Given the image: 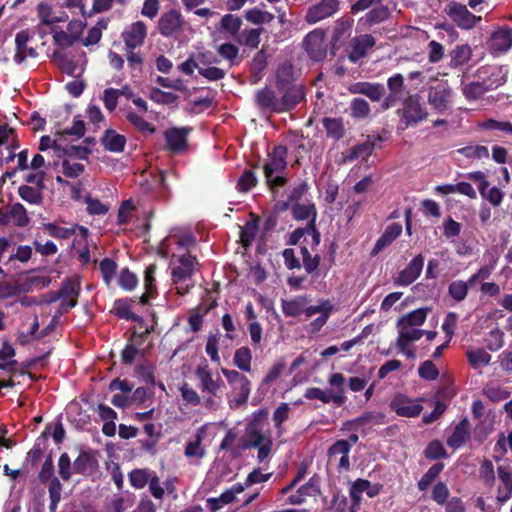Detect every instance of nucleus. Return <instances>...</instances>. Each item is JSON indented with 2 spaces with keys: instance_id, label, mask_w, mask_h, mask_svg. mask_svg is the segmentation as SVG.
I'll return each mask as SVG.
<instances>
[{
  "instance_id": "obj_1",
  "label": "nucleus",
  "mask_w": 512,
  "mask_h": 512,
  "mask_svg": "<svg viewBox=\"0 0 512 512\" xmlns=\"http://www.w3.org/2000/svg\"><path fill=\"white\" fill-rule=\"evenodd\" d=\"M287 147L276 145L268 152L263 164L265 182L272 193L288 183L287 178Z\"/></svg>"
},
{
  "instance_id": "obj_2",
  "label": "nucleus",
  "mask_w": 512,
  "mask_h": 512,
  "mask_svg": "<svg viewBox=\"0 0 512 512\" xmlns=\"http://www.w3.org/2000/svg\"><path fill=\"white\" fill-rule=\"evenodd\" d=\"M447 16L461 29L470 30L481 21L480 16L472 14L466 5L451 1L445 7Z\"/></svg>"
},
{
  "instance_id": "obj_3",
  "label": "nucleus",
  "mask_w": 512,
  "mask_h": 512,
  "mask_svg": "<svg viewBox=\"0 0 512 512\" xmlns=\"http://www.w3.org/2000/svg\"><path fill=\"white\" fill-rule=\"evenodd\" d=\"M422 398L413 399L405 394L397 393L392 398L389 408L395 412L397 416L405 418H416L423 411L421 405Z\"/></svg>"
},
{
  "instance_id": "obj_4",
  "label": "nucleus",
  "mask_w": 512,
  "mask_h": 512,
  "mask_svg": "<svg viewBox=\"0 0 512 512\" xmlns=\"http://www.w3.org/2000/svg\"><path fill=\"white\" fill-rule=\"evenodd\" d=\"M382 135H377L376 137L368 138L355 146H353L346 154H343V163L352 162L358 158H362V160L367 161L368 157L372 154L373 150L377 147H381L378 142H383L388 139L386 135L388 130H383Z\"/></svg>"
},
{
  "instance_id": "obj_5",
  "label": "nucleus",
  "mask_w": 512,
  "mask_h": 512,
  "mask_svg": "<svg viewBox=\"0 0 512 512\" xmlns=\"http://www.w3.org/2000/svg\"><path fill=\"white\" fill-rule=\"evenodd\" d=\"M185 20L177 10H170L158 20V31L164 37H174L183 31Z\"/></svg>"
},
{
  "instance_id": "obj_6",
  "label": "nucleus",
  "mask_w": 512,
  "mask_h": 512,
  "mask_svg": "<svg viewBox=\"0 0 512 512\" xmlns=\"http://www.w3.org/2000/svg\"><path fill=\"white\" fill-rule=\"evenodd\" d=\"M303 44L311 59L321 61L326 57L325 33L322 29H315L308 33Z\"/></svg>"
},
{
  "instance_id": "obj_7",
  "label": "nucleus",
  "mask_w": 512,
  "mask_h": 512,
  "mask_svg": "<svg viewBox=\"0 0 512 512\" xmlns=\"http://www.w3.org/2000/svg\"><path fill=\"white\" fill-rule=\"evenodd\" d=\"M424 257L422 254L414 256L407 266L398 272L394 277V284L398 286H409L416 281L422 273Z\"/></svg>"
},
{
  "instance_id": "obj_8",
  "label": "nucleus",
  "mask_w": 512,
  "mask_h": 512,
  "mask_svg": "<svg viewBox=\"0 0 512 512\" xmlns=\"http://www.w3.org/2000/svg\"><path fill=\"white\" fill-rule=\"evenodd\" d=\"M452 100V90L447 82H438L430 86L428 92V102L435 109L442 111L446 110Z\"/></svg>"
},
{
  "instance_id": "obj_9",
  "label": "nucleus",
  "mask_w": 512,
  "mask_h": 512,
  "mask_svg": "<svg viewBox=\"0 0 512 512\" xmlns=\"http://www.w3.org/2000/svg\"><path fill=\"white\" fill-rule=\"evenodd\" d=\"M339 9L338 0H322L312 5L306 13L305 20L309 24H315L334 15Z\"/></svg>"
},
{
  "instance_id": "obj_10",
  "label": "nucleus",
  "mask_w": 512,
  "mask_h": 512,
  "mask_svg": "<svg viewBox=\"0 0 512 512\" xmlns=\"http://www.w3.org/2000/svg\"><path fill=\"white\" fill-rule=\"evenodd\" d=\"M191 130H165V149L171 154L180 155L188 150V133Z\"/></svg>"
},
{
  "instance_id": "obj_11",
  "label": "nucleus",
  "mask_w": 512,
  "mask_h": 512,
  "mask_svg": "<svg viewBox=\"0 0 512 512\" xmlns=\"http://www.w3.org/2000/svg\"><path fill=\"white\" fill-rule=\"evenodd\" d=\"M147 36V26L143 21H136L122 32V39L127 48L134 50L143 45Z\"/></svg>"
},
{
  "instance_id": "obj_12",
  "label": "nucleus",
  "mask_w": 512,
  "mask_h": 512,
  "mask_svg": "<svg viewBox=\"0 0 512 512\" xmlns=\"http://www.w3.org/2000/svg\"><path fill=\"white\" fill-rule=\"evenodd\" d=\"M179 265L172 269L171 278L173 284L184 283L190 279L194 274V265L196 258L189 253L184 254L178 259Z\"/></svg>"
},
{
  "instance_id": "obj_13",
  "label": "nucleus",
  "mask_w": 512,
  "mask_h": 512,
  "mask_svg": "<svg viewBox=\"0 0 512 512\" xmlns=\"http://www.w3.org/2000/svg\"><path fill=\"white\" fill-rule=\"evenodd\" d=\"M98 466V460L91 450L81 451L73 462V471L85 477H90L97 471Z\"/></svg>"
},
{
  "instance_id": "obj_14",
  "label": "nucleus",
  "mask_w": 512,
  "mask_h": 512,
  "mask_svg": "<svg viewBox=\"0 0 512 512\" xmlns=\"http://www.w3.org/2000/svg\"><path fill=\"white\" fill-rule=\"evenodd\" d=\"M318 494H320L319 479L317 476H312L294 494L288 497V502L292 505H301L306 501L307 497H315Z\"/></svg>"
},
{
  "instance_id": "obj_15",
  "label": "nucleus",
  "mask_w": 512,
  "mask_h": 512,
  "mask_svg": "<svg viewBox=\"0 0 512 512\" xmlns=\"http://www.w3.org/2000/svg\"><path fill=\"white\" fill-rule=\"evenodd\" d=\"M426 112L416 96L408 97L403 106V119L406 125H415L426 117Z\"/></svg>"
},
{
  "instance_id": "obj_16",
  "label": "nucleus",
  "mask_w": 512,
  "mask_h": 512,
  "mask_svg": "<svg viewBox=\"0 0 512 512\" xmlns=\"http://www.w3.org/2000/svg\"><path fill=\"white\" fill-rule=\"evenodd\" d=\"M30 35L28 31L22 30L15 36V55L14 61L17 64L23 63L27 57L36 58L37 52L34 48L28 46Z\"/></svg>"
},
{
  "instance_id": "obj_17",
  "label": "nucleus",
  "mask_w": 512,
  "mask_h": 512,
  "mask_svg": "<svg viewBox=\"0 0 512 512\" xmlns=\"http://www.w3.org/2000/svg\"><path fill=\"white\" fill-rule=\"evenodd\" d=\"M86 130H57V133L55 135V138L52 139L50 136H42L41 139H40V145H39V149L41 151H45L49 148H53L59 156H61L60 154V151H61V148L63 147V141H64V137L65 135H70V136H77L78 138L80 137H83L84 136V132Z\"/></svg>"
},
{
  "instance_id": "obj_18",
  "label": "nucleus",
  "mask_w": 512,
  "mask_h": 512,
  "mask_svg": "<svg viewBox=\"0 0 512 512\" xmlns=\"http://www.w3.org/2000/svg\"><path fill=\"white\" fill-rule=\"evenodd\" d=\"M402 233V225L400 223H391L388 225L382 235L376 241L370 255L377 256L383 249L392 244Z\"/></svg>"
},
{
  "instance_id": "obj_19",
  "label": "nucleus",
  "mask_w": 512,
  "mask_h": 512,
  "mask_svg": "<svg viewBox=\"0 0 512 512\" xmlns=\"http://www.w3.org/2000/svg\"><path fill=\"white\" fill-rule=\"evenodd\" d=\"M304 397L309 400H320L327 404L333 402L337 407L342 406L346 402V397L343 391L340 393H332V390L324 391L318 387H309L306 389Z\"/></svg>"
},
{
  "instance_id": "obj_20",
  "label": "nucleus",
  "mask_w": 512,
  "mask_h": 512,
  "mask_svg": "<svg viewBox=\"0 0 512 512\" xmlns=\"http://www.w3.org/2000/svg\"><path fill=\"white\" fill-rule=\"evenodd\" d=\"M387 86L389 95L384 99L382 104L383 109H388L395 105L403 97L404 92V77L402 74H395L388 78Z\"/></svg>"
},
{
  "instance_id": "obj_21",
  "label": "nucleus",
  "mask_w": 512,
  "mask_h": 512,
  "mask_svg": "<svg viewBox=\"0 0 512 512\" xmlns=\"http://www.w3.org/2000/svg\"><path fill=\"white\" fill-rule=\"evenodd\" d=\"M157 270L156 264H150L145 268L144 271V289L145 292L139 297V303L141 305H148L150 299L155 298L158 294L155 273Z\"/></svg>"
},
{
  "instance_id": "obj_22",
  "label": "nucleus",
  "mask_w": 512,
  "mask_h": 512,
  "mask_svg": "<svg viewBox=\"0 0 512 512\" xmlns=\"http://www.w3.org/2000/svg\"><path fill=\"white\" fill-rule=\"evenodd\" d=\"M349 91L353 94H362L371 101L377 102L384 96V86L380 83L357 82L350 86Z\"/></svg>"
},
{
  "instance_id": "obj_23",
  "label": "nucleus",
  "mask_w": 512,
  "mask_h": 512,
  "mask_svg": "<svg viewBox=\"0 0 512 512\" xmlns=\"http://www.w3.org/2000/svg\"><path fill=\"white\" fill-rule=\"evenodd\" d=\"M470 438V423L464 417L454 427L452 434L447 438V445L451 448H460Z\"/></svg>"
},
{
  "instance_id": "obj_24",
  "label": "nucleus",
  "mask_w": 512,
  "mask_h": 512,
  "mask_svg": "<svg viewBox=\"0 0 512 512\" xmlns=\"http://www.w3.org/2000/svg\"><path fill=\"white\" fill-rule=\"evenodd\" d=\"M195 375L200 381V387L203 392H208L213 396H217V392L222 384V380L220 378L214 380L212 373L208 370L207 366H198L195 369Z\"/></svg>"
},
{
  "instance_id": "obj_25",
  "label": "nucleus",
  "mask_w": 512,
  "mask_h": 512,
  "mask_svg": "<svg viewBox=\"0 0 512 512\" xmlns=\"http://www.w3.org/2000/svg\"><path fill=\"white\" fill-rule=\"evenodd\" d=\"M375 45V39L373 36L365 34L355 37L351 40V52L349 59L352 62L358 61L360 58L365 56L367 51Z\"/></svg>"
},
{
  "instance_id": "obj_26",
  "label": "nucleus",
  "mask_w": 512,
  "mask_h": 512,
  "mask_svg": "<svg viewBox=\"0 0 512 512\" xmlns=\"http://www.w3.org/2000/svg\"><path fill=\"white\" fill-rule=\"evenodd\" d=\"M134 298H122L114 301L111 312L120 319L141 322L142 318L131 311Z\"/></svg>"
},
{
  "instance_id": "obj_27",
  "label": "nucleus",
  "mask_w": 512,
  "mask_h": 512,
  "mask_svg": "<svg viewBox=\"0 0 512 512\" xmlns=\"http://www.w3.org/2000/svg\"><path fill=\"white\" fill-rule=\"evenodd\" d=\"M389 9L380 0L370 9V11L360 19V23L365 26H372L385 21L389 17Z\"/></svg>"
},
{
  "instance_id": "obj_28",
  "label": "nucleus",
  "mask_w": 512,
  "mask_h": 512,
  "mask_svg": "<svg viewBox=\"0 0 512 512\" xmlns=\"http://www.w3.org/2000/svg\"><path fill=\"white\" fill-rule=\"evenodd\" d=\"M104 148L110 152H122L126 144L125 136L116 133V130H105L100 139Z\"/></svg>"
},
{
  "instance_id": "obj_29",
  "label": "nucleus",
  "mask_w": 512,
  "mask_h": 512,
  "mask_svg": "<svg viewBox=\"0 0 512 512\" xmlns=\"http://www.w3.org/2000/svg\"><path fill=\"white\" fill-rule=\"evenodd\" d=\"M231 387L233 392L236 393V397L230 401V407L239 408L246 404L251 392L250 380L246 378L243 381L238 382L237 384H233Z\"/></svg>"
},
{
  "instance_id": "obj_30",
  "label": "nucleus",
  "mask_w": 512,
  "mask_h": 512,
  "mask_svg": "<svg viewBox=\"0 0 512 512\" xmlns=\"http://www.w3.org/2000/svg\"><path fill=\"white\" fill-rule=\"evenodd\" d=\"M497 472L505 488L504 492L500 487L498 488L497 501L499 504H504L512 497V472L507 471L504 466H499Z\"/></svg>"
},
{
  "instance_id": "obj_31",
  "label": "nucleus",
  "mask_w": 512,
  "mask_h": 512,
  "mask_svg": "<svg viewBox=\"0 0 512 512\" xmlns=\"http://www.w3.org/2000/svg\"><path fill=\"white\" fill-rule=\"evenodd\" d=\"M251 220L247 221L240 229V239L243 246H249L255 239L259 229V217L251 213Z\"/></svg>"
},
{
  "instance_id": "obj_32",
  "label": "nucleus",
  "mask_w": 512,
  "mask_h": 512,
  "mask_svg": "<svg viewBox=\"0 0 512 512\" xmlns=\"http://www.w3.org/2000/svg\"><path fill=\"white\" fill-rule=\"evenodd\" d=\"M307 302L308 301L305 296L297 297L291 300L282 299V312L287 317H298L303 313L304 307L306 306Z\"/></svg>"
},
{
  "instance_id": "obj_33",
  "label": "nucleus",
  "mask_w": 512,
  "mask_h": 512,
  "mask_svg": "<svg viewBox=\"0 0 512 512\" xmlns=\"http://www.w3.org/2000/svg\"><path fill=\"white\" fill-rule=\"evenodd\" d=\"M85 64H86L85 54L82 53L81 55H79V57L77 59L63 57L61 59L60 65L64 72H66L67 74H69L71 76L78 77L83 73V71L85 69Z\"/></svg>"
},
{
  "instance_id": "obj_34",
  "label": "nucleus",
  "mask_w": 512,
  "mask_h": 512,
  "mask_svg": "<svg viewBox=\"0 0 512 512\" xmlns=\"http://www.w3.org/2000/svg\"><path fill=\"white\" fill-rule=\"evenodd\" d=\"M445 464L443 462L434 463L427 472L417 482V487L420 491H426L438 478V476L444 470Z\"/></svg>"
},
{
  "instance_id": "obj_35",
  "label": "nucleus",
  "mask_w": 512,
  "mask_h": 512,
  "mask_svg": "<svg viewBox=\"0 0 512 512\" xmlns=\"http://www.w3.org/2000/svg\"><path fill=\"white\" fill-rule=\"evenodd\" d=\"M428 311H429V308H419V309L413 310V311L409 312L408 314L402 316L398 320L397 326H408V327L421 326L427 318Z\"/></svg>"
},
{
  "instance_id": "obj_36",
  "label": "nucleus",
  "mask_w": 512,
  "mask_h": 512,
  "mask_svg": "<svg viewBox=\"0 0 512 512\" xmlns=\"http://www.w3.org/2000/svg\"><path fill=\"white\" fill-rule=\"evenodd\" d=\"M291 214L294 220L304 221L309 220L312 217L317 218V209L314 203H295L291 205Z\"/></svg>"
},
{
  "instance_id": "obj_37",
  "label": "nucleus",
  "mask_w": 512,
  "mask_h": 512,
  "mask_svg": "<svg viewBox=\"0 0 512 512\" xmlns=\"http://www.w3.org/2000/svg\"><path fill=\"white\" fill-rule=\"evenodd\" d=\"M512 46V29H500L492 35V47L505 52Z\"/></svg>"
},
{
  "instance_id": "obj_38",
  "label": "nucleus",
  "mask_w": 512,
  "mask_h": 512,
  "mask_svg": "<svg viewBox=\"0 0 512 512\" xmlns=\"http://www.w3.org/2000/svg\"><path fill=\"white\" fill-rule=\"evenodd\" d=\"M472 55V50L469 45L463 44L456 46L450 53V67L457 68L466 64Z\"/></svg>"
},
{
  "instance_id": "obj_39",
  "label": "nucleus",
  "mask_w": 512,
  "mask_h": 512,
  "mask_svg": "<svg viewBox=\"0 0 512 512\" xmlns=\"http://www.w3.org/2000/svg\"><path fill=\"white\" fill-rule=\"evenodd\" d=\"M43 229L51 237H54L57 239H69L76 233L77 224H73L70 227H61L55 223H44Z\"/></svg>"
},
{
  "instance_id": "obj_40",
  "label": "nucleus",
  "mask_w": 512,
  "mask_h": 512,
  "mask_svg": "<svg viewBox=\"0 0 512 512\" xmlns=\"http://www.w3.org/2000/svg\"><path fill=\"white\" fill-rule=\"evenodd\" d=\"M233 362L237 368L244 372L251 371L252 352L249 347L243 346L234 352Z\"/></svg>"
},
{
  "instance_id": "obj_41",
  "label": "nucleus",
  "mask_w": 512,
  "mask_h": 512,
  "mask_svg": "<svg viewBox=\"0 0 512 512\" xmlns=\"http://www.w3.org/2000/svg\"><path fill=\"white\" fill-rule=\"evenodd\" d=\"M466 356L469 364L474 369L487 366L491 361V355L484 349L468 350Z\"/></svg>"
},
{
  "instance_id": "obj_42",
  "label": "nucleus",
  "mask_w": 512,
  "mask_h": 512,
  "mask_svg": "<svg viewBox=\"0 0 512 512\" xmlns=\"http://www.w3.org/2000/svg\"><path fill=\"white\" fill-rule=\"evenodd\" d=\"M423 455L429 461L445 459L448 457L445 447L439 440H432L429 442L423 451Z\"/></svg>"
},
{
  "instance_id": "obj_43",
  "label": "nucleus",
  "mask_w": 512,
  "mask_h": 512,
  "mask_svg": "<svg viewBox=\"0 0 512 512\" xmlns=\"http://www.w3.org/2000/svg\"><path fill=\"white\" fill-rule=\"evenodd\" d=\"M286 140L291 142L297 149L308 152L312 149L313 144L311 140L306 139L303 135V130H288Z\"/></svg>"
},
{
  "instance_id": "obj_44",
  "label": "nucleus",
  "mask_w": 512,
  "mask_h": 512,
  "mask_svg": "<svg viewBox=\"0 0 512 512\" xmlns=\"http://www.w3.org/2000/svg\"><path fill=\"white\" fill-rule=\"evenodd\" d=\"M9 215L11 216V222L17 227H25L30 222L27 210L21 203L11 205Z\"/></svg>"
},
{
  "instance_id": "obj_45",
  "label": "nucleus",
  "mask_w": 512,
  "mask_h": 512,
  "mask_svg": "<svg viewBox=\"0 0 512 512\" xmlns=\"http://www.w3.org/2000/svg\"><path fill=\"white\" fill-rule=\"evenodd\" d=\"M258 183L256 173L252 169H245L237 181L236 188L239 192L246 193Z\"/></svg>"
},
{
  "instance_id": "obj_46",
  "label": "nucleus",
  "mask_w": 512,
  "mask_h": 512,
  "mask_svg": "<svg viewBox=\"0 0 512 512\" xmlns=\"http://www.w3.org/2000/svg\"><path fill=\"white\" fill-rule=\"evenodd\" d=\"M40 188H34L28 185H22L18 189L19 196L30 204L39 205L43 201V195Z\"/></svg>"
},
{
  "instance_id": "obj_47",
  "label": "nucleus",
  "mask_w": 512,
  "mask_h": 512,
  "mask_svg": "<svg viewBox=\"0 0 512 512\" xmlns=\"http://www.w3.org/2000/svg\"><path fill=\"white\" fill-rule=\"evenodd\" d=\"M60 153L69 157L85 160L88 158L91 150L87 146L66 143L64 140Z\"/></svg>"
},
{
  "instance_id": "obj_48",
  "label": "nucleus",
  "mask_w": 512,
  "mask_h": 512,
  "mask_svg": "<svg viewBox=\"0 0 512 512\" xmlns=\"http://www.w3.org/2000/svg\"><path fill=\"white\" fill-rule=\"evenodd\" d=\"M62 484L59 480V478H54L51 480V483L48 485V492H49V511L50 512H56L58 508V504L61 500V492H62Z\"/></svg>"
},
{
  "instance_id": "obj_49",
  "label": "nucleus",
  "mask_w": 512,
  "mask_h": 512,
  "mask_svg": "<svg viewBox=\"0 0 512 512\" xmlns=\"http://www.w3.org/2000/svg\"><path fill=\"white\" fill-rule=\"evenodd\" d=\"M129 482L132 487L135 489H142L144 488L148 481L150 480V477L152 476V472H150L148 469H134L129 473Z\"/></svg>"
},
{
  "instance_id": "obj_50",
  "label": "nucleus",
  "mask_w": 512,
  "mask_h": 512,
  "mask_svg": "<svg viewBox=\"0 0 512 512\" xmlns=\"http://www.w3.org/2000/svg\"><path fill=\"white\" fill-rule=\"evenodd\" d=\"M81 286L80 281L75 279H66L62 282L61 288L59 292L61 294L62 299H77L80 295Z\"/></svg>"
},
{
  "instance_id": "obj_51",
  "label": "nucleus",
  "mask_w": 512,
  "mask_h": 512,
  "mask_svg": "<svg viewBox=\"0 0 512 512\" xmlns=\"http://www.w3.org/2000/svg\"><path fill=\"white\" fill-rule=\"evenodd\" d=\"M245 18L253 24L260 25L271 22L274 19V15L268 11L253 8L246 11Z\"/></svg>"
},
{
  "instance_id": "obj_52",
  "label": "nucleus",
  "mask_w": 512,
  "mask_h": 512,
  "mask_svg": "<svg viewBox=\"0 0 512 512\" xmlns=\"http://www.w3.org/2000/svg\"><path fill=\"white\" fill-rule=\"evenodd\" d=\"M448 294L456 302H461L467 297L468 284L463 280L452 281L448 286Z\"/></svg>"
},
{
  "instance_id": "obj_53",
  "label": "nucleus",
  "mask_w": 512,
  "mask_h": 512,
  "mask_svg": "<svg viewBox=\"0 0 512 512\" xmlns=\"http://www.w3.org/2000/svg\"><path fill=\"white\" fill-rule=\"evenodd\" d=\"M262 29H245L241 32L239 42L250 48H257Z\"/></svg>"
},
{
  "instance_id": "obj_54",
  "label": "nucleus",
  "mask_w": 512,
  "mask_h": 512,
  "mask_svg": "<svg viewBox=\"0 0 512 512\" xmlns=\"http://www.w3.org/2000/svg\"><path fill=\"white\" fill-rule=\"evenodd\" d=\"M450 491L443 481L437 482L431 491V499L438 505H444L449 500Z\"/></svg>"
},
{
  "instance_id": "obj_55",
  "label": "nucleus",
  "mask_w": 512,
  "mask_h": 512,
  "mask_svg": "<svg viewBox=\"0 0 512 512\" xmlns=\"http://www.w3.org/2000/svg\"><path fill=\"white\" fill-rule=\"evenodd\" d=\"M58 473L64 481H69L74 473L73 464H71L70 457L66 452L62 453L58 459Z\"/></svg>"
},
{
  "instance_id": "obj_56",
  "label": "nucleus",
  "mask_w": 512,
  "mask_h": 512,
  "mask_svg": "<svg viewBox=\"0 0 512 512\" xmlns=\"http://www.w3.org/2000/svg\"><path fill=\"white\" fill-rule=\"evenodd\" d=\"M118 283L122 289L131 291L136 288L138 284V278L128 268H123L120 272Z\"/></svg>"
},
{
  "instance_id": "obj_57",
  "label": "nucleus",
  "mask_w": 512,
  "mask_h": 512,
  "mask_svg": "<svg viewBox=\"0 0 512 512\" xmlns=\"http://www.w3.org/2000/svg\"><path fill=\"white\" fill-rule=\"evenodd\" d=\"M202 437L200 434L195 436L193 441H189L185 446L184 454L188 458L198 457L202 458L205 455V450L201 446Z\"/></svg>"
},
{
  "instance_id": "obj_58",
  "label": "nucleus",
  "mask_w": 512,
  "mask_h": 512,
  "mask_svg": "<svg viewBox=\"0 0 512 512\" xmlns=\"http://www.w3.org/2000/svg\"><path fill=\"white\" fill-rule=\"evenodd\" d=\"M351 115L355 118H365L370 113L368 102L362 98H355L350 104Z\"/></svg>"
},
{
  "instance_id": "obj_59",
  "label": "nucleus",
  "mask_w": 512,
  "mask_h": 512,
  "mask_svg": "<svg viewBox=\"0 0 512 512\" xmlns=\"http://www.w3.org/2000/svg\"><path fill=\"white\" fill-rule=\"evenodd\" d=\"M458 153L464 155L467 158H488L489 157V151L485 146L477 145L472 146L468 145L466 147H463L461 149H458Z\"/></svg>"
},
{
  "instance_id": "obj_60",
  "label": "nucleus",
  "mask_w": 512,
  "mask_h": 512,
  "mask_svg": "<svg viewBox=\"0 0 512 512\" xmlns=\"http://www.w3.org/2000/svg\"><path fill=\"white\" fill-rule=\"evenodd\" d=\"M99 268H100L104 282L107 285H109L110 282L112 281V279L115 275L116 269H117L116 262L110 258H104L100 262Z\"/></svg>"
},
{
  "instance_id": "obj_61",
  "label": "nucleus",
  "mask_w": 512,
  "mask_h": 512,
  "mask_svg": "<svg viewBox=\"0 0 512 512\" xmlns=\"http://www.w3.org/2000/svg\"><path fill=\"white\" fill-rule=\"evenodd\" d=\"M39 481L41 483H51V480L57 478L54 476V463L51 454H49L44 463L42 464L41 470L38 474Z\"/></svg>"
},
{
  "instance_id": "obj_62",
  "label": "nucleus",
  "mask_w": 512,
  "mask_h": 512,
  "mask_svg": "<svg viewBox=\"0 0 512 512\" xmlns=\"http://www.w3.org/2000/svg\"><path fill=\"white\" fill-rule=\"evenodd\" d=\"M418 374L424 380L433 381L439 377V370L431 360H426L420 365Z\"/></svg>"
},
{
  "instance_id": "obj_63",
  "label": "nucleus",
  "mask_w": 512,
  "mask_h": 512,
  "mask_svg": "<svg viewBox=\"0 0 512 512\" xmlns=\"http://www.w3.org/2000/svg\"><path fill=\"white\" fill-rule=\"evenodd\" d=\"M479 473H480L481 479L484 481V483L487 486L491 487L495 484L496 477H495V472H494V466L490 460L485 459L482 462V464L480 466Z\"/></svg>"
},
{
  "instance_id": "obj_64",
  "label": "nucleus",
  "mask_w": 512,
  "mask_h": 512,
  "mask_svg": "<svg viewBox=\"0 0 512 512\" xmlns=\"http://www.w3.org/2000/svg\"><path fill=\"white\" fill-rule=\"evenodd\" d=\"M38 16L43 24H54L63 21V18L53 15L52 8L46 3H40L37 7Z\"/></svg>"
}]
</instances>
